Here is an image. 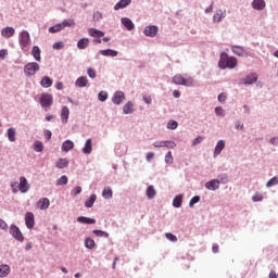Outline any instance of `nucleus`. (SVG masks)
I'll return each mask as SVG.
<instances>
[{
	"label": "nucleus",
	"instance_id": "obj_1",
	"mask_svg": "<svg viewBox=\"0 0 278 278\" xmlns=\"http://www.w3.org/2000/svg\"><path fill=\"white\" fill-rule=\"evenodd\" d=\"M218 66L222 70L236 68L238 66V59H236L233 56H228L227 53L223 52L220 54V60L218 62Z\"/></svg>",
	"mask_w": 278,
	"mask_h": 278
},
{
	"label": "nucleus",
	"instance_id": "obj_2",
	"mask_svg": "<svg viewBox=\"0 0 278 278\" xmlns=\"http://www.w3.org/2000/svg\"><path fill=\"white\" fill-rule=\"evenodd\" d=\"M173 84H176V86H192L194 84V79L190 76L184 77L181 74H177L173 77Z\"/></svg>",
	"mask_w": 278,
	"mask_h": 278
},
{
	"label": "nucleus",
	"instance_id": "obj_3",
	"mask_svg": "<svg viewBox=\"0 0 278 278\" xmlns=\"http://www.w3.org/2000/svg\"><path fill=\"white\" fill-rule=\"evenodd\" d=\"M31 39L29 37V33L27 30H22L20 34V46L23 51H29V45Z\"/></svg>",
	"mask_w": 278,
	"mask_h": 278
},
{
	"label": "nucleus",
	"instance_id": "obj_4",
	"mask_svg": "<svg viewBox=\"0 0 278 278\" xmlns=\"http://www.w3.org/2000/svg\"><path fill=\"white\" fill-rule=\"evenodd\" d=\"M38 71H40V64H38L36 62L27 63L24 66V73L28 77H31L33 75H36V73H38Z\"/></svg>",
	"mask_w": 278,
	"mask_h": 278
},
{
	"label": "nucleus",
	"instance_id": "obj_5",
	"mask_svg": "<svg viewBox=\"0 0 278 278\" xmlns=\"http://www.w3.org/2000/svg\"><path fill=\"white\" fill-rule=\"evenodd\" d=\"M41 108H51L53 105V96L51 93H42L39 99Z\"/></svg>",
	"mask_w": 278,
	"mask_h": 278
},
{
	"label": "nucleus",
	"instance_id": "obj_6",
	"mask_svg": "<svg viewBox=\"0 0 278 278\" xmlns=\"http://www.w3.org/2000/svg\"><path fill=\"white\" fill-rule=\"evenodd\" d=\"M10 233L18 242H23V240H25V237H23V232H21V229L16 225H11Z\"/></svg>",
	"mask_w": 278,
	"mask_h": 278
},
{
	"label": "nucleus",
	"instance_id": "obj_7",
	"mask_svg": "<svg viewBox=\"0 0 278 278\" xmlns=\"http://www.w3.org/2000/svg\"><path fill=\"white\" fill-rule=\"evenodd\" d=\"M25 225L27 229H34V227L36 226V219L34 217V213L27 212L25 214Z\"/></svg>",
	"mask_w": 278,
	"mask_h": 278
},
{
	"label": "nucleus",
	"instance_id": "obj_8",
	"mask_svg": "<svg viewBox=\"0 0 278 278\" xmlns=\"http://www.w3.org/2000/svg\"><path fill=\"white\" fill-rule=\"evenodd\" d=\"M157 31H160V28H157V26H147L143 30V34L149 38H155L157 36Z\"/></svg>",
	"mask_w": 278,
	"mask_h": 278
},
{
	"label": "nucleus",
	"instance_id": "obj_9",
	"mask_svg": "<svg viewBox=\"0 0 278 278\" xmlns=\"http://www.w3.org/2000/svg\"><path fill=\"white\" fill-rule=\"evenodd\" d=\"M124 101H125V92H123V91H116V92L113 94L112 102H113L115 105H121Z\"/></svg>",
	"mask_w": 278,
	"mask_h": 278
},
{
	"label": "nucleus",
	"instance_id": "obj_10",
	"mask_svg": "<svg viewBox=\"0 0 278 278\" xmlns=\"http://www.w3.org/2000/svg\"><path fill=\"white\" fill-rule=\"evenodd\" d=\"M49 205H51V202L48 198H41L36 203L37 210H49Z\"/></svg>",
	"mask_w": 278,
	"mask_h": 278
},
{
	"label": "nucleus",
	"instance_id": "obj_11",
	"mask_svg": "<svg viewBox=\"0 0 278 278\" xmlns=\"http://www.w3.org/2000/svg\"><path fill=\"white\" fill-rule=\"evenodd\" d=\"M219 186H220V180L218 179H213L205 184V188L207 190H213V191L218 190Z\"/></svg>",
	"mask_w": 278,
	"mask_h": 278
},
{
	"label": "nucleus",
	"instance_id": "obj_12",
	"mask_svg": "<svg viewBox=\"0 0 278 278\" xmlns=\"http://www.w3.org/2000/svg\"><path fill=\"white\" fill-rule=\"evenodd\" d=\"M18 188H20V192H23V193H25L29 190V184L27 182V178H25L23 176L20 178Z\"/></svg>",
	"mask_w": 278,
	"mask_h": 278
},
{
	"label": "nucleus",
	"instance_id": "obj_13",
	"mask_svg": "<svg viewBox=\"0 0 278 278\" xmlns=\"http://www.w3.org/2000/svg\"><path fill=\"white\" fill-rule=\"evenodd\" d=\"M14 34H16V30L14 29V27H4L1 30V36L3 38H12V36H14Z\"/></svg>",
	"mask_w": 278,
	"mask_h": 278
},
{
	"label": "nucleus",
	"instance_id": "obj_14",
	"mask_svg": "<svg viewBox=\"0 0 278 278\" xmlns=\"http://www.w3.org/2000/svg\"><path fill=\"white\" fill-rule=\"evenodd\" d=\"M70 115H71V111L68 110V106H63L61 111V121L63 125H66V123H68Z\"/></svg>",
	"mask_w": 278,
	"mask_h": 278
},
{
	"label": "nucleus",
	"instance_id": "obj_15",
	"mask_svg": "<svg viewBox=\"0 0 278 278\" xmlns=\"http://www.w3.org/2000/svg\"><path fill=\"white\" fill-rule=\"evenodd\" d=\"M88 34H89V36H91V38H103V36H105V33H103L97 28H89Z\"/></svg>",
	"mask_w": 278,
	"mask_h": 278
},
{
	"label": "nucleus",
	"instance_id": "obj_16",
	"mask_svg": "<svg viewBox=\"0 0 278 278\" xmlns=\"http://www.w3.org/2000/svg\"><path fill=\"white\" fill-rule=\"evenodd\" d=\"M75 86L77 88H86L88 86V78L86 76H80L76 79Z\"/></svg>",
	"mask_w": 278,
	"mask_h": 278
},
{
	"label": "nucleus",
	"instance_id": "obj_17",
	"mask_svg": "<svg viewBox=\"0 0 278 278\" xmlns=\"http://www.w3.org/2000/svg\"><path fill=\"white\" fill-rule=\"evenodd\" d=\"M99 53L105 58H116V55H118V51L112 49L100 50Z\"/></svg>",
	"mask_w": 278,
	"mask_h": 278
},
{
	"label": "nucleus",
	"instance_id": "obj_18",
	"mask_svg": "<svg viewBox=\"0 0 278 278\" xmlns=\"http://www.w3.org/2000/svg\"><path fill=\"white\" fill-rule=\"evenodd\" d=\"M83 153L85 155H90L92 153V139H87L83 148Z\"/></svg>",
	"mask_w": 278,
	"mask_h": 278
},
{
	"label": "nucleus",
	"instance_id": "obj_19",
	"mask_svg": "<svg viewBox=\"0 0 278 278\" xmlns=\"http://www.w3.org/2000/svg\"><path fill=\"white\" fill-rule=\"evenodd\" d=\"M127 5H131V0H119V1L114 5V10H115V11L123 10V9L127 8Z\"/></svg>",
	"mask_w": 278,
	"mask_h": 278
},
{
	"label": "nucleus",
	"instance_id": "obj_20",
	"mask_svg": "<svg viewBox=\"0 0 278 278\" xmlns=\"http://www.w3.org/2000/svg\"><path fill=\"white\" fill-rule=\"evenodd\" d=\"M75 149V143L72 140H65L62 144V151L68 153V151H73Z\"/></svg>",
	"mask_w": 278,
	"mask_h": 278
},
{
	"label": "nucleus",
	"instance_id": "obj_21",
	"mask_svg": "<svg viewBox=\"0 0 278 278\" xmlns=\"http://www.w3.org/2000/svg\"><path fill=\"white\" fill-rule=\"evenodd\" d=\"M40 86L42 88H51L53 86V79H51L49 76H45L41 78Z\"/></svg>",
	"mask_w": 278,
	"mask_h": 278
},
{
	"label": "nucleus",
	"instance_id": "obj_22",
	"mask_svg": "<svg viewBox=\"0 0 278 278\" xmlns=\"http://www.w3.org/2000/svg\"><path fill=\"white\" fill-rule=\"evenodd\" d=\"M77 223H81L83 225H94L97 220L90 217L79 216L77 217Z\"/></svg>",
	"mask_w": 278,
	"mask_h": 278
},
{
	"label": "nucleus",
	"instance_id": "obj_23",
	"mask_svg": "<svg viewBox=\"0 0 278 278\" xmlns=\"http://www.w3.org/2000/svg\"><path fill=\"white\" fill-rule=\"evenodd\" d=\"M223 149H225V140H219L216 143L215 150H214V155H220L223 153Z\"/></svg>",
	"mask_w": 278,
	"mask_h": 278
},
{
	"label": "nucleus",
	"instance_id": "obj_24",
	"mask_svg": "<svg viewBox=\"0 0 278 278\" xmlns=\"http://www.w3.org/2000/svg\"><path fill=\"white\" fill-rule=\"evenodd\" d=\"M252 8L254 10H264V8H266V2L264 0H254L252 2Z\"/></svg>",
	"mask_w": 278,
	"mask_h": 278
},
{
	"label": "nucleus",
	"instance_id": "obj_25",
	"mask_svg": "<svg viewBox=\"0 0 278 278\" xmlns=\"http://www.w3.org/2000/svg\"><path fill=\"white\" fill-rule=\"evenodd\" d=\"M122 24L124 25V27H126V29H128V31H131L134 27H136L134 25V22H131L129 17L122 18Z\"/></svg>",
	"mask_w": 278,
	"mask_h": 278
},
{
	"label": "nucleus",
	"instance_id": "obj_26",
	"mask_svg": "<svg viewBox=\"0 0 278 278\" xmlns=\"http://www.w3.org/2000/svg\"><path fill=\"white\" fill-rule=\"evenodd\" d=\"M225 16H226L225 11L219 9L215 12L213 20L215 21V23H220V21H223Z\"/></svg>",
	"mask_w": 278,
	"mask_h": 278
},
{
	"label": "nucleus",
	"instance_id": "obj_27",
	"mask_svg": "<svg viewBox=\"0 0 278 278\" xmlns=\"http://www.w3.org/2000/svg\"><path fill=\"white\" fill-rule=\"evenodd\" d=\"M88 45H90V39L88 38L79 39L77 42V47L80 50L88 49Z\"/></svg>",
	"mask_w": 278,
	"mask_h": 278
},
{
	"label": "nucleus",
	"instance_id": "obj_28",
	"mask_svg": "<svg viewBox=\"0 0 278 278\" xmlns=\"http://www.w3.org/2000/svg\"><path fill=\"white\" fill-rule=\"evenodd\" d=\"M8 139L10 142H16V129L15 128H9L8 129Z\"/></svg>",
	"mask_w": 278,
	"mask_h": 278
},
{
	"label": "nucleus",
	"instance_id": "obj_29",
	"mask_svg": "<svg viewBox=\"0 0 278 278\" xmlns=\"http://www.w3.org/2000/svg\"><path fill=\"white\" fill-rule=\"evenodd\" d=\"M10 275V265H0V277H8Z\"/></svg>",
	"mask_w": 278,
	"mask_h": 278
},
{
	"label": "nucleus",
	"instance_id": "obj_30",
	"mask_svg": "<svg viewBox=\"0 0 278 278\" xmlns=\"http://www.w3.org/2000/svg\"><path fill=\"white\" fill-rule=\"evenodd\" d=\"M31 55L35 58L36 62H40V48L38 46L33 47Z\"/></svg>",
	"mask_w": 278,
	"mask_h": 278
},
{
	"label": "nucleus",
	"instance_id": "obj_31",
	"mask_svg": "<svg viewBox=\"0 0 278 278\" xmlns=\"http://www.w3.org/2000/svg\"><path fill=\"white\" fill-rule=\"evenodd\" d=\"M184 203V195L178 194L174 198L173 205L174 207H181V204Z\"/></svg>",
	"mask_w": 278,
	"mask_h": 278
},
{
	"label": "nucleus",
	"instance_id": "obj_32",
	"mask_svg": "<svg viewBox=\"0 0 278 278\" xmlns=\"http://www.w3.org/2000/svg\"><path fill=\"white\" fill-rule=\"evenodd\" d=\"M56 168H67L68 167V161L67 159H59L55 163Z\"/></svg>",
	"mask_w": 278,
	"mask_h": 278
},
{
	"label": "nucleus",
	"instance_id": "obj_33",
	"mask_svg": "<svg viewBox=\"0 0 278 278\" xmlns=\"http://www.w3.org/2000/svg\"><path fill=\"white\" fill-rule=\"evenodd\" d=\"M256 81H257V74L249 75L244 79V84H247L248 86H251V84H255Z\"/></svg>",
	"mask_w": 278,
	"mask_h": 278
},
{
	"label": "nucleus",
	"instance_id": "obj_34",
	"mask_svg": "<svg viewBox=\"0 0 278 278\" xmlns=\"http://www.w3.org/2000/svg\"><path fill=\"white\" fill-rule=\"evenodd\" d=\"M34 151H36V153H42L45 151V144H42V141H35Z\"/></svg>",
	"mask_w": 278,
	"mask_h": 278
},
{
	"label": "nucleus",
	"instance_id": "obj_35",
	"mask_svg": "<svg viewBox=\"0 0 278 278\" xmlns=\"http://www.w3.org/2000/svg\"><path fill=\"white\" fill-rule=\"evenodd\" d=\"M155 194H157V191H155V188L153 186H149L147 188V197H148V199H155Z\"/></svg>",
	"mask_w": 278,
	"mask_h": 278
},
{
	"label": "nucleus",
	"instance_id": "obj_36",
	"mask_svg": "<svg viewBox=\"0 0 278 278\" xmlns=\"http://www.w3.org/2000/svg\"><path fill=\"white\" fill-rule=\"evenodd\" d=\"M124 114H131L134 112V103L127 102L123 108Z\"/></svg>",
	"mask_w": 278,
	"mask_h": 278
},
{
	"label": "nucleus",
	"instance_id": "obj_37",
	"mask_svg": "<svg viewBox=\"0 0 278 278\" xmlns=\"http://www.w3.org/2000/svg\"><path fill=\"white\" fill-rule=\"evenodd\" d=\"M102 197H103L104 199H112V197H113L112 188L105 187V188L103 189V191H102Z\"/></svg>",
	"mask_w": 278,
	"mask_h": 278
},
{
	"label": "nucleus",
	"instance_id": "obj_38",
	"mask_svg": "<svg viewBox=\"0 0 278 278\" xmlns=\"http://www.w3.org/2000/svg\"><path fill=\"white\" fill-rule=\"evenodd\" d=\"M61 27L65 29V27H75V21L74 20H64L61 23Z\"/></svg>",
	"mask_w": 278,
	"mask_h": 278
},
{
	"label": "nucleus",
	"instance_id": "obj_39",
	"mask_svg": "<svg viewBox=\"0 0 278 278\" xmlns=\"http://www.w3.org/2000/svg\"><path fill=\"white\" fill-rule=\"evenodd\" d=\"M94 201H97V194H91L90 198L85 202V206L92 207V205H94Z\"/></svg>",
	"mask_w": 278,
	"mask_h": 278
},
{
	"label": "nucleus",
	"instance_id": "obj_40",
	"mask_svg": "<svg viewBox=\"0 0 278 278\" xmlns=\"http://www.w3.org/2000/svg\"><path fill=\"white\" fill-rule=\"evenodd\" d=\"M85 247H86V249H94L96 243L92 240V238L88 237L85 239Z\"/></svg>",
	"mask_w": 278,
	"mask_h": 278
},
{
	"label": "nucleus",
	"instance_id": "obj_41",
	"mask_svg": "<svg viewBox=\"0 0 278 278\" xmlns=\"http://www.w3.org/2000/svg\"><path fill=\"white\" fill-rule=\"evenodd\" d=\"M62 29H64V28H62V24L59 23V24L50 27L49 31H50V34H58V31H62Z\"/></svg>",
	"mask_w": 278,
	"mask_h": 278
},
{
	"label": "nucleus",
	"instance_id": "obj_42",
	"mask_svg": "<svg viewBox=\"0 0 278 278\" xmlns=\"http://www.w3.org/2000/svg\"><path fill=\"white\" fill-rule=\"evenodd\" d=\"M93 235L98 238H110V235L103 230H93Z\"/></svg>",
	"mask_w": 278,
	"mask_h": 278
},
{
	"label": "nucleus",
	"instance_id": "obj_43",
	"mask_svg": "<svg viewBox=\"0 0 278 278\" xmlns=\"http://www.w3.org/2000/svg\"><path fill=\"white\" fill-rule=\"evenodd\" d=\"M232 52L236 54V55H242L244 53V49L240 46H233L232 47Z\"/></svg>",
	"mask_w": 278,
	"mask_h": 278
},
{
	"label": "nucleus",
	"instance_id": "obj_44",
	"mask_svg": "<svg viewBox=\"0 0 278 278\" xmlns=\"http://www.w3.org/2000/svg\"><path fill=\"white\" fill-rule=\"evenodd\" d=\"M278 178L277 176H274L271 179H269L266 184L267 188H273V186H277Z\"/></svg>",
	"mask_w": 278,
	"mask_h": 278
},
{
	"label": "nucleus",
	"instance_id": "obj_45",
	"mask_svg": "<svg viewBox=\"0 0 278 278\" xmlns=\"http://www.w3.org/2000/svg\"><path fill=\"white\" fill-rule=\"evenodd\" d=\"M163 147H165L166 149H175V147H177V143H175L174 141H163Z\"/></svg>",
	"mask_w": 278,
	"mask_h": 278
},
{
	"label": "nucleus",
	"instance_id": "obj_46",
	"mask_svg": "<svg viewBox=\"0 0 278 278\" xmlns=\"http://www.w3.org/2000/svg\"><path fill=\"white\" fill-rule=\"evenodd\" d=\"M165 162H166V164H173V162H174L173 152H167L165 154Z\"/></svg>",
	"mask_w": 278,
	"mask_h": 278
},
{
	"label": "nucleus",
	"instance_id": "obj_47",
	"mask_svg": "<svg viewBox=\"0 0 278 278\" xmlns=\"http://www.w3.org/2000/svg\"><path fill=\"white\" fill-rule=\"evenodd\" d=\"M199 201H201V197H199V195L193 197V198L190 200V202H189V206H190V207H194L195 203H199Z\"/></svg>",
	"mask_w": 278,
	"mask_h": 278
},
{
	"label": "nucleus",
	"instance_id": "obj_48",
	"mask_svg": "<svg viewBox=\"0 0 278 278\" xmlns=\"http://www.w3.org/2000/svg\"><path fill=\"white\" fill-rule=\"evenodd\" d=\"M98 99L99 101H108V92L105 91H100L99 94H98Z\"/></svg>",
	"mask_w": 278,
	"mask_h": 278
},
{
	"label": "nucleus",
	"instance_id": "obj_49",
	"mask_svg": "<svg viewBox=\"0 0 278 278\" xmlns=\"http://www.w3.org/2000/svg\"><path fill=\"white\" fill-rule=\"evenodd\" d=\"M66 184H68V177H66V176H62V177L58 180V186H66Z\"/></svg>",
	"mask_w": 278,
	"mask_h": 278
},
{
	"label": "nucleus",
	"instance_id": "obj_50",
	"mask_svg": "<svg viewBox=\"0 0 278 278\" xmlns=\"http://www.w3.org/2000/svg\"><path fill=\"white\" fill-rule=\"evenodd\" d=\"M178 123L177 122H175V121H169L168 123H167V129H177V127H178Z\"/></svg>",
	"mask_w": 278,
	"mask_h": 278
},
{
	"label": "nucleus",
	"instance_id": "obj_51",
	"mask_svg": "<svg viewBox=\"0 0 278 278\" xmlns=\"http://www.w3.org/2000/svg\"><path fill=\"white\" fill-rule=\"evenodd\" d=\"M165 237L167 238V240H169L170 242H177V236L170 233V232H167L165 233Z\"/></svg>",
	"mask_w": 278,
	"mask_h": 278
},
{
	"label": "nucleus",
	"instance_id": "obj_52",
	"mask_svg": "<svg viewBox=\"0 0 278 278\" xmlns=\"http://www.w3.org/2000/svg\"><path fill=\"white\" fill-rule=\"evenodd\" d=\"M87 75L91 78L94 79V77H97V72L94 70H92V67H89L87 70Z\"/></svg>",
	"mask_w": 278,
	"mask_h": 278
},
{
	"label": "nucleus",
	"instance_id": "obj_53",
	"mask_svg": "<svg viewBox=\"0 0 278 278\" xmlns=\"http://www.w3.org/2000/svg\"><path fill=\"white\" fill-rule=\"evenodd\" d=\"M216 116H225V110L220 106L215 108Z\"/></svg>",
	"mask_w": 278,
	"mask_h": 278
},
{
	"label": "nucleus",
	"instance_id": "obj_54",
	"mask_svg": "<svg viewBox=\"0 0 278 278\" xmlns=\"http://www.w3.org/2000/svg\"><path fill=\"white\" fill-rule=\"evenodd\" d=\"M263 199H264V197L261 193H255L252 197V201H254V203H257V202L262 201Z\"/></svg>",
	"mask_w": 278,
	"mask_h": 278
},
{
	"label": "nucleus",
	"instance_id": "obj_55",
	"mask_svg": "<svg viewBox=\"0 0 278 278\" xmlns=\"http://www.w3.org/2000/svg\"><path fill=\"white\" fill-rule=\"evenodd\" d=\"M53 49H56L58 51H60V49H64V43L62 41H58L55 43H53Z\"/></svg>",
	"mask_w": 278,
	"mask_h": 278
},
{
	"label": "nucleus",
	"instance_id": "obj_56",
	"mask_svg": "<svg viewBox=\"0 0 278 278\" xmlns=\"http://www.w3.org/2000/svg\"><path fill=\"white\" fill-rule=\"evenodd\" d=\"M0 229H2L3 231H8V223H5V220L0 218Z\"/></svg>",
	"mask_w": 278,
	"mask_h": 278
},
{
	"label": "nucleus",
	"instance_id": "obj_57",
	"mask_svg": "<svg viewBox=\"0 0 278 278\" xmlns=\"http://www.w3.org/2000/svg\"><path fill=\"white\" fill-rule=\"evenodd\" d=\"M202 142H203V137L199 136L193 140L192 144L193 147H197V144H201Z\"/></svg>",
	"mask_w": 278,
	"mask_h": 278
},
{
	"label": "nucleus",
	"instance_id": "obj_58",
	"mask_svg": "<svg viewBox=\"0 0 278 278\" xmlns=\"http://www.w3.org/2000/svg\"><path fill=\"white\" fill-rule=\"evenodd\" d=\"M72 194L74 197H77V194H81V187H75L72 191Z\"/></svg>",
	"mask_w": 278,
	"mask_h": 278
},
{
	"label": "nucleus",
	"instance_id": "obj_59",
	"mask_svg": "<svg viewBox=\"0 0 278 278\" xmlns=\"http://www.w3.org/2000/svg\"><path fill=\"white\" fill-rule=\"evenodd\" d=\"M101 18H103V15L100 12L93 14V21H101Z\"/></svg>",
	"mask_w": 278,
	"mask_h": 278
},
{
	"label": "nucleus",
	"instance_id": "obj_60",
	"mask_svg": "<svg viewBox=\"0 0 278 278\" xmlns=\"http://www.w3.org/2000/svg\"><path fill=\"white\" fill-rule=\"evenodd\" d=\"M143 101L144 103H147L148 105H151L152 103V99H151V96H143Z\"/></svg>",
	"mask_w": 278,
	"mask_h": 278
},
{
	"label": "nucleus",
	"instance_id": "obj_61",
	"mask_svg": "<svg viewBox=\"0 0 278 278\" xmlns=\"http://www.w3.org/2000/svg\"><path fill=\"white\" fill-rule=\"evenodd\" d=\"M153 157H155V153H153V152H148V153H147V156H146V160H147V162H151V160H152Z\"/></svg>",
	"mask_w": 278,
	"mask_h": 278
},
{
	"label": "nucleus",
	"instance_id": "obj_62",
	"mask_svg": "<svg viewBox=\"0 0 278 278\" xmlns=\"http://www.w3.org/2000/svg\"><path fill=\"white\" fill-rule=\"evenodd\" d=\"M226 100H227V96L225 93H220L218 96L219 103H225Z\"/></svg>",
	"mask_w": 278,
	"mask_h": 278
},
{
	"label": "nucleus",
	"instance_id": "obj_63",
	"mask_svg": "<svg viewBox=\"0 0 278 278\" xmlns=\"http://www.w3.org/2000/svg\"><path fill=\"white\" fill-rule=\"evenodd\" d=\"M219 179H220L222 184H227V175L226 174L220 175Z\"/></svg>",
	"mask_w": 278,
	"mask_h": 278
},
{
	"label": "nucleus",
	"instance_id": "obj_64",
	"mask_svg": "<svg viewBox=\"0 0 278 278\" xmlns=\"http://www.w3.org/2000/svg\"><path fill=\"white\" fill-rule=\"evenodd\" d=\"M45 136H46L47 140H49L51 138V136H52L51 130H46L45 131Z\"/></svg>",
	"mask_w": 278,
	"mask_h": 278
}]
</instances>
